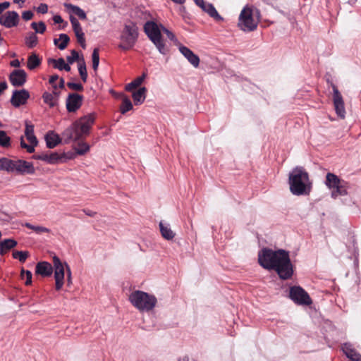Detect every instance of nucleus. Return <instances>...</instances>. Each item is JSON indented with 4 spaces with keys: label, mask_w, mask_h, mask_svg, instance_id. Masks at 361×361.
I'll return each mask as SVG.
<instances>
[{
    "label": "nucleus",
    "mask_w": 361,
    "mask_h": 361,
    "mask_svg": "<svg viewBox=\"0 0 361 361\" xmlns=\"http://www.w3.org/2000/svg\"><path fill=\"white\" fill-rule=\"evenodd\" d=\"M95 118V113L85 115L74 121L62 133L65 144L78 141V145L73 148L78 155H84L90 150V145L82 140L90 135Z\"/></svg>",
    "instance_id": "1"
},
{
    "label": "nucleus",
    "mask_w": 361,
    "mask_h": 361,
    "mask_svg": "<svg viewBox=\"0 0 361 361\" xmlns=\"http://www.w3.org/2000/svg\"><path fill=\"white\" fill-rule=\"evenodd\" d=\"M290 191L294 195H307L312 190L309 174L302 166H296L289 173Z\"/></svg>",
    "instance_id": "2"
},
{
    "label": "nucleus",
    "mask_w": 361,
    "mask_h": 361,
    "mask_svg": "<svg viewBox=\"0 0 361 361\" xmlns=\"http://www.w3.org/2000/svg\"><path fill=\"white\" fill-rule=\"evenodd\" d=\"M0 171L16 175H32L35 169L32 162L23 159H11L7 157L0 158Z\"/></svg>",
    "instance_id": "3"
},
{
    "label": "nucleus",
    "mask_w": 361,
    "mask_h": 361,
    "mask_svg": "<svg viewBox=\"0 0 361 361\" xmlns=\"http://www.w3.org/2000/svg\"><path fill=\"white\" fill-rule=\"evenodd\" d=\"M274 264V266L271 268V270H274L281 279L288 280L293 276V266L288 251L283 249L277 250Z\"/></svg>",
    "instance_id": "4"
},
{
    "label": "nucleus",
    "mask_w": 361,
    "mask_h": 361,
    "mask_svg": "<svg viewBox=\"0 0 361 361\" xmlns=\"http://www.w3.org/2000/svg\"><path fill=\"white\" fill-rule=\"evenodd\" d=\"M128 300L140 312L152 310L157 302V299L154 295L139 290L133 291L130 294Z\"/></svg>",
    "instance_id": "5"
},
{
    "label": "nucleus",
    "mask_w": 361,
    "mask_h": 361,
    "mask_svg": "<svg viewBox=\"0 0 361 361\" xmlns=\"http://www.w3.org/2000/svg\"><path fill=\"white\" fill-rule=\"evenodd\" d=\"M138 38V27L134 23L126 24L120 36L121 43L118 47L122 50L127 51L132 49Z\"/></svg>",
    "instance_id": "6"
},
{
    "label": "nucleus",
    "mask_w": 361,
    "mask_h": 361,
    "mask_svg": "<svg viewBox=\"0 0 361 361\" xmlns=\"http://www.w3.org/2000/svg\"><path fill=\"white\" fill-rule=\"evenodd\" d=\"M252 10L247 6H245L239 16L238 25L245 32L255 30L258 24V20H255L253 17Z\"/></svg>",
    "instance_id": "7"
},
{
    "label": "nucleus",
    "mask_w": 361,
    "mask_h": 361,
    "mask_svg": "<svg viewBox=\"0 0 361 361\" xmlns=\"http://www.w3.org/2000/svg\"><path fill=\"white\" fill-rule=\"evenodd\" d=\"M289 298L297 305H310L312 303L308 293L299 286L290 287Z\"/></svg>",
    "instance_id": "8"
},
{
    "label": "nucleus",
    "mask_w": 361,
    "mask_h": 361,
    "mask_svg": "<svg viewBox=\"0 0 361 361\" xmlns=\"http://www.w3.org/2000/svg\"><path fill=\"white\" fill-rule=\"evenodd\" d=\"M277 254V250H273L271 248L264 247L258 252V262L259 265L267 270H271L274 266V260Z\"/></svg>",
    "instance_id": "9"
},
{
    "label": "nucleus",
    "mask_w": 361,
    "mask_h": 361,
    "mask_svg": "<svg viewBox=\"0 0 361 361\" xmlns=\"http://www.w3.org/2000/svg\"><path fill=\"white\" fill-rule=\"evenodd\" d=\"M53 265L54 268L55 288L56 290H59L64 283L66 265L56 255L53 257Z\"/></svg>",
    "instance_id": "10"
},
{
    "label": "nucleus",
    "mask_w": 361,
    "mask_h": 361,
    "mask_svg": "<svg viewBox=\"0 0 361 361\" xmlns=\"http://www.w3.org/2000/svg\"><path fill=\"white\" fill-rule=\"evenodd\" d=\"M331 87L333 90V101L336 113L338 117L344 118L345 116V109L343 97L334 82H331Z\"/></svg>",
    "instance_id": "11"
},
{
    "label": "nucleus",
    "mask_w": 361,
    "mask_h": 361,
    "mask_svg": "<svg viewBox=\"0 0 361 361\" xmlns=\"http://www.w3.org/2000/svg\"><path fill=\"white\" fill-rule=\"evenodd\" d=\"M84 97L76 92L69 93L66 100V106L67 111L74 113L77 111L82 106Z\"/></svg>",
    "instance_id": "12"
},
{
    "label": "nucleus",
    "mask_w": 361,
    "mask_h": 361,
    "mask_svg": "<svg viewBox=\"0 0 361 361\" xmlns=\"http://www.w3.org/2000/svg\"><path fill=\"white\" fill-rule=\"evenodd\" d=\"M30 92L25 89L15 90L13 91L10 102L15 108L25 105L29 99Z\"/></svg>",
    "instance_id": "13"
},
{
    "label": "nucleus",
    "mask_w": 361,
    "mask_h": 361,
    "mask_svg": "<svg viewBox=\"0 0 361 361\" xmlns=\"http://www.w3.org/2000/svg\"><path fill=\"white\" fill-rule=\"evenodd\" d=\"M20 17L18 13L14 11H6L0 16V25L6 28H11L18 25Z\"/></svg>",
    "instance_id": "14"
},
{
    "label": "nucleus",
    "mask_w": 361,
    "mask_h": 361,
    "mask_svg": "<svg viewBox=\"0 0 361 361\" xmlns=\"http://www.w3.org/2000/svg\"><path fill=\"white\" fill-rule=\"evenodd\" d=\"M161 30L160 24L154 21H147L144 25V31L151 42L162 37Z\"/></svg>",
    "instance_id": "15"
},
{
    "label": "nucleus",
    "mask_w": 361,
    "mask_h": 361,
    "mask_svg": "<svg viewBox=\"0 0 361 361\" xmlns=\"http://www.w3.org/2000/svg\"><path fill=\"white\" fill-rule=\"evenodd\" d=\"M8 79L14 87H22L27 81V73L23 69H15L9 75Z\"/></svg>",
    "instance_id": "16"
},
{
    "label": "nucleus",
    "mask_w": 361,
    "mask_h": 361,
    "mask_svg": "<svg viewBox=\"0 0 361 361\" xmlns=\"http://www.w3.org/2000/svg\"><path fill=\"white\" fill-rule=\"evenodd\" d=\"M195 2L197 6L200 7L204 12L207 13L210 17L213 18L216 21L224 20L212 4L207 3L204 0H195Z\"/></svg>",
    "instance_id": "17"
},
{
    "label": "nucleus",
    "mask_w": 361,
    "mask_h": 361,
    "mask_svg": "<svg viewBox=\"0 0 361 361\" xmlns=\"http://www.w3.org/2000/svg\"><path fill=\"white\" fill-rule=\"evenodd\" d=\"M178 49L191 65L195 68H197L199 66L200 61V57L191 49L181 44L178 45Z\"/></svg>",
    "instance_id": "18"
},
{
    "label": "nucleus",
    "mask_w": 361,
    "mask_h": 361,
    "mask_svg": "<svg viewBox=\"0 0 361 361\" xmlns=\"http://www.w3.org/2000/svg\"><path fill=\"white\" fill-rule=\"evenodd\" d=\"M341 350L348 358V361H361V355L355 349L352 343H344Z\"/></svg>",
    "instance_id": "19"
},
{
    "label": "nucleus",
    "mask_w": 361,
    "mask_h": 361,
    "mask_svg": "<svg viewBox=\"0 0 361 361\" xmlns=\"http://www.w3.org/2000/svg\"><path fill=\"white\" fill-rule=\"evenodd\" d=\"M53 273V267L46 261L37 263L35 267V274L40 275L42 277L50 276Z\"/></svg>",
    "instance_id": "20"
},
{
    "label": "nucleus",
    "mask_w": 361,
    "mask_h": 361,
    "mask_svg": "<svg viewBox=\"0 0 361 361\" xmlns=\"http://www.w3.org/2000/svg\"><path fill=\"white\" fill-rule=\"evenodd\" d=\"M44 140L47 147L49 149H53L61 143L63 137H61L59 135L56 133L54 130H49L45 135Z\"/></svg>",
    "instance_id": "21"
},
{
    "label": "nucleus",
    "mask_w": 361,
    "mask_h": 361,
    "mask_svg": "<svg viewBox=\"0 0 361 361\" xmlns=\"http://www.w3.org/2000/svg\"><path fill=\"white\" fill-rule=\"evenodd\" d=\"M344 183V180L339 178L338 176L332 173H328L326 176L325 184L329 189H334L338 184Z\"/></svg>",
    "instance_id": "22"
},
{
    "label": "nucleus",
    "mask_w": 361,
    "mask_h": 361,
    "mask_svg": "<svg viewBox=\"0 0 361 361\" xmlns=\"http://www.w3.org/2000/svg\"><path fill=\"white\" fill-rule=\"evenodd\" d=\"M159 226L161 236L164 239L170 240L174 238L175 233L171 230L169 224H164V222L160 221Z\"/></svg>",
    "instance_id": "23"
},
{
    "label": "nucleus",
    "mask_w": 361,
    "mask_h": 361,
    "mask_svg": "<svg viewBox=\"0 0 361 361\" xmlns=\"http://www.w3.org/2000/svg\"><path fill=\"white\" fill-rule=\"evenodd\" d=\"M147 88L145 87H140L137 90L133 92L132 97L135 105L142 104L146 98Z\"/></svg>",
    "instance_id": "24"
},
{
    "label": "nucleus",
    "mask_w": 361,
    "mask_h": 361,
    "mask_svg": "<svg viewBox=\"0 0 361 361\" xmlns=\"http://www.w3.org/2000/svg\"><path fill=\"white\" fill-rule=\"evenodd\" d=\"M17 244V241L13 238H7L0 241L1 255H4L9 250L15 247Z\"/></svg>",
    "instance_id": "25"
},
{
    "label": "nucleus",
    "mask_w": 361,
    "mask_h": 361,
    "mask_svg": "<svg viewBox=\"0 0 361 361\" xmlns=\"http://www.w3.org/2000/svg\"><path fill=\"white\" fill-rule=\"evenodd\" d=\"M348 183L344 180V183L338 184L337 187H335L331 193V197L334 199L337 198L338 196H344L348 195Z\"/></svg>",
    "instance_id": "26"
},
{
    "label": "nucleus",
    "mask_w": 361,
    "mask_h": 361,
    "mask_svg": "<svg viewBox=\"0 0 361 361\" xmlns=\"http://www.w3.org/2000/svg\"><path fill=\"white\" fill-rule=\"evenodd\" d=\"M70 42V37L67 34L61 33L59 35V39H54V44L60 50H64Z\"/></svg>",
    "instance_id": "27"
},
{
    "label": "nucleus",
    "mask_w": 361,
    "mask_h": 361,
    "mask_svg": "<svg viewBox=\"0 0 361 361\" xmlns=\"http://www.w3.org/2000/svg\"><path fill=\"white\" fill-rule=\"evenodd\" d=\"M41 63L42 59L36 53L33 52L27 58V67L32 71L39 66Z\"/></svg>",
    "instance_id": "28"
},
{
    "label": "nucleus",
    "mask_w": 361,
    "mask_h": 361,
    "mask_svg": "<svg viewBox=\"0 0 361 361\" xmlns=\"http://www.w3.org/2000/svg\"><path fill=\"white\" fill-rule=\"evenodd\" d=\"M152 42L154 44L161 54L167 55L169 53V47L166 45V42L163 37L152 41Z\"/></svg>",
    "instance_id": "29"
},
{
    "label": "nucleus",
    "mask_w": 361,
    "mask_h": 361,
    "mask_svg": "<svg viewBox=\"0 0 361 361\" xmlns=\"http://www.w3.org/2000/svg\"><path fill=\"white\" fill-rule=\"evenodd\" d=\"M64 6L69 9L71 12L76 15L80 20L87 19L86 13L79 6L67 3L64 4Z\"/></svg>",
    "instance_id": "30"
},
{
    "label": "nucleus",
    "mask_w": 361,
    "mask_h": 361,
    "mask_svg": "<svg viewBox=\"0 0 361 361\" xmlns=\"http://www.w3.org/2000/svg\"><path fill=\"white\" fill-rule=\"evenodd\" d=\"M147 75V73L144 72L140 76L133 80L131 82L127 84L125 88L126 90L131 91L133 89L139 87L143 82Z\"/></svg>",
    "instance_id": "31"
},
{
    "label": "nucleus",
    "mask_w": 361,
    "mask_h": 361,
    "mask_svg": "<svg viewBox=\"0 0 361 361\" xmlns=\"http://www.w3.org/2000/svg\"><path fill=\"white\" fill-rule=\"evenodd\" d=\"M38 42V37L35 32H30L27 33V35L25 38V44L26 46L32 49L37 46Z\"/></svg>",
    "instance_id": "32"
},
{
    "label": "nucleus",
    "mask_w": 361,
    "mask_h": 361,
    "mask_svg": "<svg viewBox=\"0 0 361 361\" xmlns=\"http://www.w3.org/2000/svg\"><path fill=\"white\" fill-rule=\"evenodd\" d=\"M68 158L71 159V156H67L66 153H63L62 154H59L57 152H51L49 154V164H55L60 161H61L62 159Z\"/></svg>",
    "instance_id": "33"
},
{
    "label": "nucleus",
    "mask_w": 361,
    "mask_h": 361,
    "mask_svg": "<svg viewBox=\"0 0 361 361\" xmlns=\"http://www.w3.org/2000/svg\"><path fill=\"white\" fill-rule=\"evenodd\" d=\"M44 102L47 104L50 108H53L58 105V102L54 97L53 94L49 92H44L42 94Z\"/></svg>",
    "instance_id": "34"
},
{
    "label": "nucleus",
    "mask_w": 361,
    "mask_h": 361,
    "mask_svg": "<svg viewBox=\"0 0 361 361\" xmlns=\"http://www.w3.org/2000/svg\"><path fill=\"white\" fill-rule=\"evenodd\" d=\"M78 72H79V74L80 75L82 80L84 82H86L87 80V72L86 64H85L84 57L82 55L81 56V62H80L78 63Z\"/></svg>",
    "instance_id": "35"
},
{
    "label": "nucleus",
    "mask_w": 361,
    "mask_h": 361,
    "mask_svg": "<svg viewBox=\"0 0 361 361\" xmlns=\"http://www.w3.org/2000/svg\"><path fill=\"white\" fill-rule=\"evenodd\" d=\"M133 109V104L130 99L125 96L123 99L122 104L120 108V111L122 114H125L128 111Z\"/></svg>",
    "instance_id": "36"
},
{
    "label": "nucleus",
    "mask_w": 361,
    "mask_h": 361,
    "mask_svg": "<svg viewBox=\"0 0 361 361\" xmlns=\"http://www.w3.org/2000/svg\"><path fill=\"white\" fill-rule=\"evenodd\" d=\"M0 146L2 147L11 146V138L4 130H0Z\"/></svg>",
    "instance_id": "37"
},
{
    "label": "nucleus",
    "mask_w": 361,
    "mask_h": 361,
    "mask_svg": "<svg viewBox=\"0 0 361 361\" xmlns=\"http://www.w3.org/2000/svg\"><path fill=\"white\" fill-rule=\"evenodd\" d=\"M92 68L96 72L99 64V49L94 48L92 54Z\"/></svg>",
    "instance_id": "38"
},
{
    "label": "nucleus",
    "mask_w": 361,
    "mask_h": 361,
    "mask_svg": "<svg viewBox=\"0 0 361 361\" xmlns=\"http://www.w3.org/2000/svg\"><path fill=\"white\" fill-rule=\"evenodd\" d=\"M70 21L73 27V30L75 34L82 32V29L78 20L73 16H70Z\"/></svg>",
    "instance_id": "39"
},
{
    "label": "nucleus",
    "mask_w": 361,
    "mask_h": 361,
    "mask_svg": "<svg viewBox=\"0 0 361 361\" xmlns=\"http://www.w3.org/2000/svg\"><path fill=\"white\" fill-rule=\"evenodd\" d=\"M13 257L14 259H18L20 262H25L27 258L29 256V252L27 251H18L16 250L13 252Z\"/></svg>",
    "instance_id": "40"
},
{
    "label": "nucleus",
    "mask_w": 361,
    "mask_h": 361,
    "mask_svg": "<svg viewBox=\"0 0 361 361\" xmlns=\"http://www.w3.org/2000/svg\"><path fill=\"white\" fill-rule=\"evenodd\" d=\"M66 60L69 64H73L75 61H79V63L81 62V57H80L78 52L76 50L73 49L71 51V56H68L66 57Z\"/></svg>",
    "instance_id": "41"
},
{
    "label": "nucleus",
    "mask_w": 361,
    "mask_h": 361,
    "mask_svg": "<svg viewBox=\"0 0 361 361\" xmlns=\"http://www.w3.org/2000/svg\"><path fill=\"white\" fill-rule=\"evenodd\" d=\"M25 135L26 138H27L30 136L34 135H35V133H34V128H35L34 125L32 124L30 121H25Z\"/></svg>",
    "instance_id": "42"
},
{
    "label": "nucleus",
    "mask_w": 361,
    "mask_h": 361,
    "mask_svg": "<svg viewBox=\"0 0 361 361\" xmlns=\"http://www.w3.org/2000/svg\"><path fill=\"white\" fill-rule=\"evenodd\" d=\"M160 27L161 28V30L166 35L167 37L170 40H171V41H173L174 42H176L177 44H180L177 37H176V35L171 31H170L169 29L165 27L161 24H160Z\"/></svg>",
    "instance_id": "43"
},
{
    "label": "nucleus",
    "mask_w": 361,
    "mask_h": 361,
    "mask_svg": "<svg viewBox=\"0 0 361 361\" xmlns=\"http://www.w3.org/2000/svg\"><path fill=\"white\" fill-rule=\"evenodd\" d=\"M66 85L68 88L74 91L81 92L84 90L83 85L79 82H68Z\"/></svg>",
    "instance_id": "44"
},
{
    "label": "nucleus",
    "mask_w": 361,
    "mask_h": 361,
    "mask_svg": "<svg viewBox=\"0 0 361 361\" xmlns=\"http://www.w3.org/2000/svg\"><path fill=\"white\" fill-rule=\"evenodd\" d=\"M24 274H25V276H26V281H25V285L26 286H30L31 285L32 283V274L30 271L29 270H25L24 269H21V273H20V275H21V277L23 278L24 276Z\"/></svg>",
    "instance_id": "45"
},
{
    "label": "nucleus",
    "mask_w": 361,
    "mask_h": 361,
    "mask_svg": "<svg viewBox=\"0 0 361 361\" xmlns=\"http://www.w3.org/2000/svg\"><path fill=\"white\" fill-rule=\"evenodd\" d=\"M75 37L77 38L78 42L80 44L81 47L82 49H85L86 44H85V33L83 32V31L75 34Z\"/></svg>",
    "instance_id": "46"
},
{
    "label": "nucleus",
    "mask_w": 361,
    "mask_h": 361,
    "mask_svg": "<svg viewBox=\"0 0 361 361\" xmlns=\"http://www.w3.org/2000/svg\"><path fill=\"white\" fill-rule=\"evenodd\" d=\"M33 231L37 234H40L44 232H46V233L50 232L49 228L44 227V226H34Z\"/></svg>",
    "instance_id": "47"
},
{
    "label": "nucleus",
    "mask_w": 361,
    "mask_h": 361,
    "mask_svg": "<svg viewBox=\"0 0 361 361\" xmlns=\"http://www.w3.org/2000/svg\"><path fill=\"white\" fill-rule=\"evenodd\" d=\"M59 79V75L57 74H54L50 76L49 82L51 85L52 87L54 90L58 88L57 85L56 84V81Z\"/></svg>",
    "instance_id": "48"
},
{
    "label": "nucleus",
    "mask_w": 361,
    "mask_h": 361,
    "mask_svg": "<svg viewBox=\"0 0 361 361\" xmlns=\"http://www.w3.org/2000/svg\"><path fill=\"white\" fill-rule=\"evenodd\" d=\"M34 13L32 11H25L22 13V18L23 20L27 21L33 18Z\"/></svg>",
    "instance_id": "49"
},
{
    "label": "nucleus",
    "mask_w": 361,
    "mask_h": 361,
    "mask_svg": "<svg viewBox=\"0 0 361 361\" xmlns=\"http://www.w3.org/2000/svg\"><path fill=\"white\" fill-rule=\"evenodd\" d=\"M37 11L39 13L44 14L48 11V6L44 3H41L37 8Z\"/></svg>",
    "instance_id": "50"
},
{
    "label": "nucleus",
    "mask_w": 361,
    "mask_h": 361,
    "mask_svg": "<svg viewBox=\"0 0 361 361\" xmlns=\"http://www.w3.org/2000/svg\"><path fill=\"white\" fill-rule=\"evenodd\" d=\"M47 29V26L43 21H39L38 23V27L36 29V33L43 34Z\"/></svg>",
    "instance_id": "51"
},
{
    "label": "nucleus",
    "mask_w": 361,
    "mask_h": 361,
    "mask_svg": "<svg viewBox=\"0 0 361 361\" xmlns=\"http://www.w3.org/2000/svg\"><path fill=\"white\" fill-rule=\"evenodd\" d=\"M65 61L63 58H59L57 59V63L54 66V68H57L59 71H63V66L65 64Z\"/></svg>",
    "instance_id": "52"
},
{
    "label": "nucleus",
    "mask_w": 361,
    "mask_h": 361,
    "mask_svg": "<svg viewBox=\"0 0 361 361\" xmlns=\"http://www.w3.org/2000/svg\"><path fill=\"white\" fill-rule=\"evenodd\" d=\"M66 271H67V283L68 286H70L72 283V279H71V271L66 262H65Z\"/></svg>",
    "instance_id": "53"
},
{
    "label": "nucleus",
    "mask_w": 361,
    "mask_h": 361,
    "mask_svg": "<svg viewBox=\"0 0 361 361\" xmlns=\"http://www.w3.org/2000/svg\"><path fill=\"white\" fill-rule=\"evenodd\" d=\"M27 140L30 142V145L37 146L38 145V140L37 137L34 135L32 136H30L27 138Z\"/></svg>",
    "instance_id": "54"
},
{
    "label": "nucleus",
    "mask_w": 361,
    "mask_h": 361,
    "mask_svg": "<svg viewBox=\"0 0 361 361\" xmlns=\"http://www.w3.org/2000/svg\"><path fill=\"white\" fill-rule=\"evenodd\" d=\"M10 6V2L8 1H4L2 3H0V16H1V13L3 11L6 9H7Z\"/></svg>",
    "instance_id": "55"
},
{
    "label": "nucleus",
    "mask_w": 361,
    "mask_h": 361,
    "mask_svg": "<svg viewBox=\"0 0 361 361\" xmlns=\"http://www.w3.org/2000/svg\"><path fill=\"white\" fill-rule=\"evenodd\" d=\"M8 88L7 82L4 80L0 82V95Z\"/></svg>",
    "instance_id": "56"
},
{
    "label": "nucleus",
    "mask_w": 361,
    "mask_h": 361,
    "mask_svg": "<svg viewBox=\"0 0 361 361\" xmlns=\"http://www.w3.org/2000/svg\"><path fill=\"white\" fill-rule=\"evenodd\" d=\"M53 20H54V23H56V24H60V23H62L63 22V18L59 15H55L53 17Z\"/></svg>",
    "instance_id": "57"
},
{
    "label": "nucleus",
    "mask_w": 361,
    "mask_h": 361,
    "mask_svg": "<svg viewBox=\"0 0 361 361\" xmlns=\"http://www.w3.org/2000/svg\"><path fill=\"white\" fill-rule=\"evenodd\" d=\"M10 65L12 67L18 68L20 66V63L18 59H15L11 61Z\"/></svg>",
    "instance_id": "58"
},
{
    "label": "nucleus",
    "mask_w": 361,
    "mask_h": 361,
    "mask_svg": "<svg viewBox=\"0 0 361 361\" xmlns=\"http://www.w3.org/2000/svg\"><path fill=\"white\" fill-rule=\"evenodd\" d=\"M35 147L34 145H28L27 146V147L25 148V149L27 150V152L28 153H32L35 152Z\"/></svg>",
    "instance_id": "59"
},
{
    "label": "nucleus",
    "mask_w": 361,
    "mask_h": 361,
    "mask_svg": "<svg viewBox=\"0 0 361 361\" xmlns=\"http://www.w3.org/2000/svg\"><path fill=\"white\" fill-rule=\"evenodd\" d=\"M57 87L60 89H63L64 87H65V80L63 78H60L59 80V85H57Z\"/></svg>",
    "instance_id": "60"
},
{
    "label": "nucleus",
    "mask_w": 361,
    "mask_h": 361,
    "mask_svg": "<svg viewBox=\"0 0 361 361\" xmlns=\"http://www.w3.org/2000/svg\"><path fill=\"white\" fill-rule=\"evenodd\" d=\"M51 94H53L54 97L56 99V101L59 102V99L60 97V92L54 90L52 92H50Z\"/></svg>",
    "instance_id": "61"
},
{
    "label": "nucleus",
    "mask_w": 361,
    "mask_h": 361,
    "mask_svg": "<svg viewBox=\"0 0 361 361\" xmlns=\"http://www.w3.org/2000/svg\"><path fill=\"white\" fill-rule=\"evenodd\" d=\"M41 160L49 164V154L42 153Z\"/></svg>",
    "instance_id": "62"
},
{
    "label": "nucleus",
    "mask_w": 361,
    "mask_h": 361,
    "mask_svg": "<svg viewBox=\"0 0 361 361\" xmlns=\"http://www.w3.org/2000/svg\"><path fill=\"white\" fill-rule=\"evenodd\" d=\"M83 211L85 213V214L89 216H94V214H96L95 212H94L91 210H89V209H84Z\"/></svg>",
    "instance_id": "63"
},
{
    "label": "nucleus",
    "mask_w": 361,
    "mask_h": 361,
    "mask_svg": "<svg viewBox=\"0 0 361 361\" xmlns=\"http://www.w3.org/2000/svg\"><path fill=\"white\" fill-rule=\"evenodd\" d=\"M28 145L25 142L23 137H20V147L25 149Z\"/></svg>",
    "instance_id": "64"
}]
</instances>
